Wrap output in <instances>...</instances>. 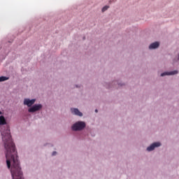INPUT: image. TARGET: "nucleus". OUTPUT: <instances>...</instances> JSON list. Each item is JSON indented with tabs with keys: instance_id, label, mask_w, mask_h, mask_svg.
Listing matches in <instances>:
<instances>
[{
	"instance_id": "f257e3e1",
	"label": "nucleus",
	"mask_w": 179,
	"mask_h": 179,
	"mask_svg": "<svg viewBox=\"0 0 179 179\" xmlns=\"http://www.w3.org/2000/svg\"><path fill=\"white\" fill-rule=\"evenodd\" d=\"M86 127V123L84 122H77L72 126L73 131H80Z\"/></svg>"
},
{
	"instance_id": "9b49d317",
	"label": "nucleus",
	"mask_w": 179,
	"mask_h": 179,
	"mask_svg": "<svg viewBox=\"0 0 179 179\" xmlns=\"http://www.w3.org/2000/svg\"><path fill=\"white\" fill-rule=\"evenodd\" d=\"M57 155V152L56 151H54L53 152H52V156H55Z\"/></svg>"
},
{
	"instance_id": "9d476101",
	"label": "nucleus",
	"mask_w": 179,
	"mask_h": 179,
	"mask_svg": "<svg viewBox=\"0 0 179 179\" xmlns=\"http://www.w3.org/2000/svg\"><path fill=\"white\" fill-rule=\"evenodd\" d=\"M109 6H103V9H102V12H105L106 10L109 9Z\"/></svg>"
},
{
	"instance_id": "20e7f679",
	"label": "nucleus",
	"mask_w": 179,
	"mask_h": 179,
	"mask_svg": "<svg viewBox=\"0 0 179 179\" xmlns=\"http://www.w3.org/2000/svg\"><path fill=\"white\" fill-rule=\"evenodd\" d=\"M159 146H161L160 142H155L154 143H152L149 147H148L147 150L150 152L155 150V148H157Z\"/></svg>"
},
{
	"instance_id": "7ed1b4c3",
	"label": "nucleus",
	"mask_w": 179,
	"mask_h": 179,
	"mask_svg": "<svg viewBox=\"0 0 179 179\" xmlns=\"http://www.w3.org/2000/svg\"><path fill=\"white\" fill-rule=\"evenodd\" d=\"M36 103V99H25L24 100V105L28 107H31Z\"/></svg>"
},
{
	"instance_id": "1a4fd4ad",
	"label": "nucleus",
	"mask_w": 179,
	"mask_h": 179,
	"mask_svg": "<svg viewBox=\"0 0 179 179\" xmlns=\"http://www.w3.org/2000/svg\"><path fill=\"white\" fill-rule=\"evenodd\" d=\"M9 79V78L6 77V76H1L0 77V82H3L6 80H8Z\"/></svg>"
},
{
	"instance_id": "f8f14e48",
	"label": "nucleus",
	"mask_w": 179,
	"mask_h": 179,
	"mask_svg": "<svg viewBox=\"0 0 179 179\" xmlns=\"http://www.w3.org/2000/svg\"><path fill=\"white\" fill-rule=\"evenodd\" d=\"M95 112H96V113H98V110H95Z\"/></svg>"
},
{
	"instance_id": "6e6552de",
	"label": "nucleus",
	"mask_w": 179,
	"mask_h": 179,
	"mask_svg": "<svg viewBox=\"0 0 179 179\" xmlns=\"http://www.w3.org/2000/svg\"><path fill=\"white\" fill-rule=\"evenodd\" d=\"M6 120L5 119V117L3 115L0 116V126L6 125Z\"/></svg>"
},
{
	"instance_id": "0eeeda50",
	"label": "nucleus",
	"mask_w": 179,
	"mask_h": 179,
	"mask_svg": "<svg viewBox=\"0 0 179 179\" xmlns=\"http://www.w3.org/2000/svg\"><path fill=\"white\" fill-rule=\"evenodd\" d=\"M159 43L158 42H155L154 43H151L149 46L150 50H155V48H158Z\"/></svg>"
},
{
	"instance_id": "423d86ee",
	"label": "nucleus",
	"mask_w": 179,
	"mask_h": 179,
	"mask_svg": "<svg viewBox=\"0 0 179 179\" xmlns=\"http://www.w3.org/2000/svg\"><path fill=\"white\" fill-rule=\"evenodd\" d=\"M178 73L177 71H173L172 72H165V73H161V77H164L166 76H173Z\"/></svg>"
},
{
	"instance_id": "f03ea898",
	"label": "nucleus",
	"mask_w": 179,
	"mask_h": 179,
	"mask_svg": "<svg viewBox=\"0 0 179 179\" xmlns=\"http://www.w3.org/2000/svg\"><path fill=\"white\" fill-rule=\"evenodd\" d=\"M41 108H42L41 104H34L32 107L28 109V112L33 113L40 110Z\"/></svg>"
},
{
	"instance_id": "39448f33",
	"label": "nucleus",
	"mask_w": 179,
	"mask_h": 179,
	"mask_svg": "<svg viewBox=\"0 0 179 179\" xmlns=\"http://www.w3.org/2000/svg\"><path fill=\"white\" fill-rule=\"evenodd\" d=\"M71 113L78 117H83V113L78 108H71Z\"/></svg>"
},
{
	"instance_id": "ddd939ff",
	"label": "nucleus",
	"mask_w": 179,
	"mask_h": 179,
	"mask_svg": "<svg viewBox=\"0 0 179 179\" xmlns=\"http://www.w3.org/2000/svg\"><path fill=\"white\" fill-rule=\"evenodd\" d=\"M2 115V113L0 111V115Z\"/></svg>"
}]
</instances>
